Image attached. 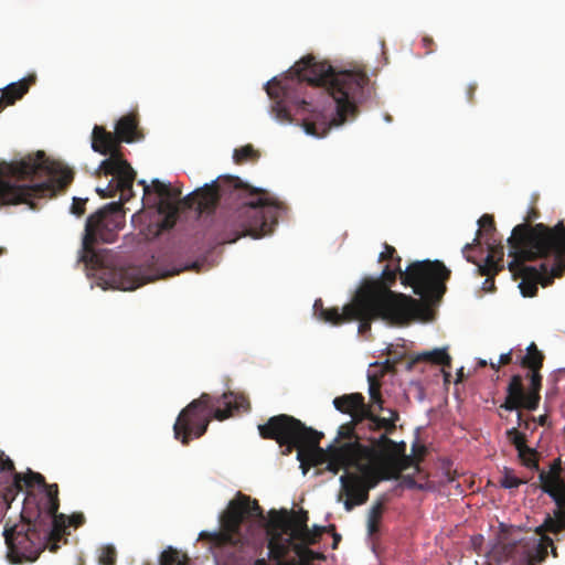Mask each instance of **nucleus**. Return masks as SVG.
I'll list each match as a JSON object with an SVG mask.
<instances>
[{
    "instance_id": "obj_46",
    "label": "nucleus",
    "mask_w": 565,
    "mask_h": 565,
    "mask_svg": "<svg viewBox=\"0 0 565 565\" xmlns=\"http://www.w3.org/2000/svg\"><path fill=\"white\" fill-rule=\"evenodd\" d=\"M422 45L424 49H426L425 54H430L434 52L435 42L433 38L426 35L422 39Z\"/></svg>"
},
{
    "instance_id": "obj_56",
    "label": "nucleus",
    "mask_w": 565,
    "mask_h": 565,
    "mask_svg": "<svg viewBox=\"0 0 565 565\" xmlns=\"http://www.w3.org/2000/svg\"><path fill=\"white\" fill-rule=\"evenodd\" d=\"M388 414H390V418L393 420V423L396 424V422L399 419V414L396 409H387Z\"/></svg>"
},
{
    "instance_id": "obj_13",
    "label": "nucleus",
    "mask_w": 565,
    "mask_h": 565,
    "mask_svg": "<svg viewBox=\"0 0 565 565\" xmlns=\"http://www.w3.org/2000/svg\"><path fill=\"white\" fill-rule=\"evenodd\" d=\"M250 518H262L263 510L256 500L241 492L228 502L226 510L220 515V531L214 533L202 532L201 537L209 535L217 545L243 544L242 525Z\"/></svg>"
},
{
    "instance_id": "obj_40",
    "label": "nucleus",
    "mask_w": 565,
    "mask_h": 565,
    "mask_svg": "<svg viewBox=\"0 0 565 565\" xmlns=\"http://www.w3.org/2000/svg\"><path fill=\"white\" fill-rule=\"evenodd\" d=\"M522 483H524V481L522 479L515 477L511 470H509L507 468L504 469L503 477L500 480V484L502 488L513 489V488H518Z\"/></svg>"
},
{
    "instance_id": "obj_21",
    "label": "nucleus",
    "mask_w": 565,
    "mask_h": 565,
    "mask_svg": "<svg viewBox=\"0 0 565 565\" xmlns=\"http://www.w3.org/2000/svg\"><path fill=\"white\" fill-rule=\"evenodd\" d=\"M477 265V273L480 276H486L482 282V290L484 292L495 291L494 276L503 270V246L490 247V252L487 255L483 264Z\"/></svg>"
},
{
    "instance_id": "obj_9",
    "label": "nucleus",
    "mask_w": 565,
    "mask_h": 565,
    "mask_svg": "<svg viewBox=\"0 0 565 565\" xmlns=\"http://www.w3.org/2000/svg\"><path fill=\"white\" fill-rule=\"evenodd\" d=\"M511 254L516 258L532 260L535 257H548L554 275L565 273V224L557 222L554 226L544 223L535 225L518 224L508 238Z\"/></svg>"
},
{
    "instance_id": "obj_50",
    "label": "nucleus",
    "mask_w": 565,
    "mask_h": 565,
    "mask_svg": "<svg viewBox=\"0 0 565 565\" xmlns=\"http://www.w3.org/2000/svg\"><path fill=\"white\" fill-rule=\"evenodd\" d=\"M476 90H477V84H476V83H470V84L467 86V88H466V95H467V99H468V102H470V103H472V102H473Z\"/></svg>"
},
{
    "instance_id": "obj_24",
    "label": "nucleus",
    "mask_w": 565,
    "mask_h": 565,
    "mask_svg": "<svg viewBox=\"0 0 565 565\" xmlns=\"http://www.w3.org/2000/svg\"><path fill=\"white\" fill-rule=\"evenodd\" d=\"M340 483L345 495L356 500L358 504H364L369 500L370 487L364 486L363 478L358 473H343Z\"/></svg>"
},
{
    "instance_id": "obj_16",
    "label": "nucleus",
    "mask_w": 565,
    "mask_h": 565,
    "mask_svg": "<svg viewBox=\"0 0 565 565\" xmlns=\"http://www.w3.org/2000/svg\"><path fill=\"white\" fill-rule=\"evenodd\" d=\"M92 149L103 156H108L99 164V171L105 175L121 174L124 182L131 179L132 167L124 158L120 142L115 132L107 131L103 126L96 125L92 132Z\"/></svg>"
},
{
    "instance_id": "obj_35",
    "label": "nucleus",
    "mask_w": 565,
    "mask_h": 565,
    "mask_svg": "<svg viewBox=\"0 0 565 565\" xmlns=\"http://www.w3.org/2000/svg\"><path fill=\"white\" fill-rule=\"evenodd\" d=\"M309 544L299 542L294 545L295 553L301 558V561L309 563L313 561H323L326 556L320 552H315L308 547Z\"/></svg>"
},
{
    "instance_id": "obj_26",
    "label": "nucleus",
    "mask_w": 565,
    "mask_h": 565,
    "mask_svg": "<svg viewBox=\"0 0 565 565\" xmlns=\"http://www.w3.org/2000/svg\"><path fill=\"white\" fill-rule=\"evenodd\" d=\"M114 179H111L108 185L105 189H97V193L102 198H113L119 191L121 192V199L128 201L131 195L132 184L136 179V172L132 169L131 179L129 182H124V177L121 174H111Z\"/></svg>"
},
{
    "instance_id": "obj_25",
    "label": "nucleus",
    "mask_w": 565,
    "mask_h": 565,
    "mask_svg": "<svg viewBox=\"0 0 565 565\" xmlns=\"http://www.w3.org/2000/svg\"><path fill=\"white\" fill-rule=\"evenodd\" d=\"M115 135L119 142H134L142 138L138 128V119L135 114L122 116L115 126Z\"/></svg>"
},
{
    "instance_id": "obj_22",
    "label": "nucleus",
    "mask_w": 565,
    "mask_h": 565,
    "mask_svg": "<svg viewBox=\"0 0 565 565\" xmlns=\"http://www.w3.org/2000/svg\"><path fill=\"white\" fill-rule=\"evenodd\" d=\"M507 438L518 450L522 463L529 469L539 470L537 451L526 445L525 434L512 427L507 430Z\"/></svg>"
},
{
    "instance_id": "obj_51",
    "label": "nucleus",
    "mask_w": 565,
    "mask_h": 565,
    "mask_svg": "<svg viewBox=\"0 0 565 565\" xmlns=\"http://www.w3.org/2000/svg\"><path fill=\"white\" fill-rule=\"evenodd\" d=\"M540 213L534 210V209H531L526 215V217L524 218V223L523 224H527V225H531L530 223L534 220H536L539 217Z\"/></svg>"
},
{
    "instance_id": "obj_33",
    "label": "nucleus",
    "mask_w": 565,
    "mask_h": 565,
    "mask_svg": "<svg viewBox=\"0 0 565 565\" xmlns=\"http://www.w3.org/2000/svg\"><path fill=\"white\" fill-rule=\"evenodd\" d=\"M365 420L367 422V427L372 431H377L381 429L385 430L384 435H388L394 433L396 429V424L393 423V420L388 417H381L375 415L371 407L369 408V416L365 417ZM388 438V436H386Z\"/></svg>"
},
{
    "instance_id": "obj_41",
    "label": "nucleus",
    "mask_w": 565,
    "mask_h": 565,
    "mask_svg": "<svg viewBox=\"0 0 565 565\" xmlns=\"http://www.w3.org/2000/svg\"><path fill=\"white\" fill-rule=\"evenodd\" d=\"M99 561L103 565H115L116 552L113 547H105L102 552Z\"/></svg>"
},
{
    "instance_id": "obj_29",
    "label": "nucleus",
    "mask_w": 565,
    "mask_h": 565,
    "mask_svg": "<svg viewBox=\"0 0 565 565\" xmlns=\"http://www.w3.org/2000/svg\"><path fill=\"white\" fill-rule=\"evenodd\" d=\"M478 224H479L480 228L477 232V237L473 239V243H467L462 248V253H463L466 259L473 264H476V259L469 254V250L472 249V246L475 244H479V239H480L481 235L489 234V233H492L495 231L494 218L490 214H483L479 218Z\"/></svg>"
},
{
    "instance_id": "obj_36",
    "label": "nucleus",
    "mask_w": 565,
    "mask_h": 565,
    "mask_svg": "<svg viewBox=\"0 0 565 565\" xmlns=\"http://www.w3.org/2000/svg\"><path fill=\"white\" fill-rule=\"evenodd\" d=\"M186 556L181 555L177 550L169 547L160 556V565H185Z\"/></svg>"
},
{
    "instance_id": "obj_30",
    "label": "nucleus",
    "mask_w": 565,
    "mask_h": 565,
    "mask_svg": "<svg viewBox=\"0 0 565 565\" xmlns=\"http://www.w3.org/2000/svg\"><path fill=\"white\" fill-rule=\"evenodd\" d=\"M429 362L435 365L451 366V358L447 353L446 349H434L433 351H425L416 354L412 363Z\"/></svg>"
},
{
    "instance_id": "obj_1",
    "label": "nucleus",
    "mask_w": 565,
    "mask_h": 565,
    "mask_svg": "<svg viewBox=\"0 0 565 565\" xmlns=\"http://www.w3.org/2000/svg\"><path fill=\"white\" fill-rule=\"evenodd\" d=\"M367 84L363 68L335 71L329 63L308 55L288 75L269 81L265 89L274 102L271 110L278 120L290 122L295 111L302 116L307 135L324 137L332 126H341L348 117L356 116V105Z\"/></svg>"
},
{
    "instance_id": "obj_58",
    "label": "nucleus",
    "mask_w": 565,
    "mask_h": 565,
    "mask_svg": "<svg viewBox=\"0 0 565 565\" xmlns=\"http://www.w3.org/2000/svg\"><path fill=\"white\" fill-rule=\"evenodd\" d=\"M254 565H268V563L266 562L265 558H257L255 562H254Z\"/></svg>"
},
{
    "instance_id": "obj_3",
    "label": "nucleus",
    "mask_w": 565,
    "mask_h": 565,
    "mask_svg": "<svg viewBox=\"0 0 565 565\" xmlns=\"http://www.w3.org/2000/svg\"><path fill=\"white\" fill-rule=\"evenodd\" d=\"M43 490L40 502L34 494H28L21 514L24 523L4 527L8 555L12 562H20L22 558L35 561L44 548L56 552L60 546L58 542L63 536V522L60 521L64 520V515H57L58 486L46 484Z\"/></svg>"
},
{
    "instance_id": "obj_12",
    "label": "nucleus",
    "mask_w": 565,
    "mask_h": 565,
    "mask_svg": "<svg viewBox=\"0 0 565 565\" xmlns=\"http://www.w3.org/2000/svg\"><path fill=\"white\" fill-rule=\"evenodd\" d=\"M399 271L391 265H386L379 278L365 279L356 292L375 299L376 301L403 311L415 318H422L435 303H426L422 298L415 299L402 292L391 290Z\"/></svg>"
},
{
    "instance_id": "obj_11",
    "label": "nucleus",
    "mask_w": 565,
    "mask_h": 565,
    "mask_svg": "<svg viewBox=\"0 0 565 565\" xmlns=\"http://www.w3.org/2000/svg\"><path fill=\"white\" fill-rule=\"evenodd\" d=\"M391 266L399 271L401 282L413 288L426 303H438L446 292V281L450 270L440 260L414 262L402 270V258L396 256L390 260Z\"/></svg>"
},
{
    "instance_id": "obj_59",
    "label": "nucleus",
    "mask_w": 565,
    "mask_h": 565,
    "mask_svg": "<svg viewBox=\"0 0 565 565\" xmlns=\"http://www.w3.org/2000/svg\"><path fill=\"white\" fill-rule=\"evenodd\" d=\"M551 547V553L554 557H557L558 556V553H557V548L554 546V543L552 542V546Z\"/></svg>"
},
{
    "instance_id": "obj_47",
    "label": "nucleus",
    "mask_w": 565,
    "mask_h": 565,
    "mask_svg": "<svg viewBox=\"0 0 565 565\" xmlns=\"http://www.w3.org/2000/svg\"><path fill=\"white\" fill-rule=\"evenodd\" d=\"M328 308H324L323 306V301L321 299H317L313 303V311H315V315L318 319L321 318L323 313V311H327Z\"/></svg>"
},
{
    "instance_id": "obj_7",
    "label": "nucleus",
    "mask_w": 565,
    "mask_h": 565,
    "mask_svg": "<svg viewBox=\"0 0 565 565\" xmlns=\"http://www.w3.org/2000/svg\"><path fill=\"white\" fill-rule=\"evenodd\" d=\"M370 445L360 443L339 449L334 455L338 461L331 468L337 475L341 469L351 468L360 472L365 487L370 490L375 488L382 480L397 479L402 468L397 462V457L404 454L405 443L396 444L386 435L379 438H369Z\"/></svg>"
},
{
    "instance_id": "obj_52",
    "label": "nucleus",
    "mask_w": 565,
    "mask_h": 565,
    "mask_svg": "<svg viewBox=\"0 0 565 565\" xmlns=\"http://www.w3.org/2000/svg\"><path fill=\"white\" fill-rule=\"evenodd\" d=\"M512 362V351H509L507 353H503L500 355L499 364L507 365Z\"/></svg>"
},
{
    "instance_id": "obj_19",
    "label": "nucleus",
    "mask_w": 565,
    "mask_h": 565,
    "mask_svg": "<svg viewBox=\"0 0 565 565\" xmlns=\"http://www.w3.org/2000/svg\"><path fill=\"white\" fill-rule=\"evenodd\" d=\"M561 460L557 459L551 465L548 472L542 470L539 473V479L543 492L547 493L556 504L552 515L563 531L565 529V481L561 477Z\"/></svg>"
},
{
    "instance_id": "obj_62",
    "label": "nucleus",
    "mask_w": 565,
    "mask_h": 565,
    "mask_svg": "<svg viewBox=\"0 0 565 565\" xmlns=\"http://www.w3.org/2000/svg\"><path fill=\"white\" fill-rule=\"evenodd\" d=\"M500 365H501V364H494V363H491V367H492V369H494V370H498Z\"/></svg>"
},
{
    "instance_id": "obj_39",
    "label": "nucleus",
    "mask_w": 565,
    "mask_h": 565,
    "mask_svg": "<svg viewBox=\"0 0 565 565\" xmlns=\"http://www.w3.org/2000/svg\"><path fill=\"white\" fill-rule=\"evenodd\" d=\"M369 393L371 402L383 411V399L381 395V383L372 375H369Z\"/></svg>"
},
{
    "instance_id": "obj_5",
    "label": "nucleus",
    "mask_w": 565,
    "mask_h": 565,
    "mask_svg": "<svg viewBox=\"0 0 565 565\" xmlns=\"http://www.w3.org/2000/svg\"><path fill=\"white\" fill-rule=\"evenodd\" d=\"M19 180L31 183L0 182V200L4 204H28L35 210L36 199H50L64 191L73 181L74 172L63 163L49 159L44 151L28 156L12 168Z\"/></svg>"
},
{
    "instance_id": "obj_37",
    "label": "nucleus",
    "mask_w": 565,
    "mask_h": 565,
    "mask_svg": "<svg viewBox=\"0 0 565 565\" xmlns=\"http://www.w3.org/2000/svg\"><path fill=\"white\" fill-rule=\"evenodd\" d=\"M258 152L252 145H245L238 149H235L233 154L234 161L238 164L247 161H255L258 159Z\"/></svg>"
},
{
    "instance_id": "obj_27",
    "label": "nucleus",
    "mask_w": 565,
    "mask_h": 565,
    "mask_svg": "<svg viewBox=\"0 0 565 565\" xmlns=\"http://www.w3.org/2000/svg\"><path fill=\"white\" fill-rule=\"evenodd\" d=\"M290 523V514L287 510H271L269 511V520L266 525L267 534L269 536H276V534L291 535Z\"/></svg>"
},
{
    "instance_id": "obj_14",
    "label": "nucleus",
    "mask_w": 565,
    "mask_h": 565,
    "mask_svg": "<svg viewBox=\"0 0 565 565\" xmlns=\"http://www.w3.org/2000/svg\"><path fill=\"white\" fill-rule=\"evenodd\" d=\"M349 310L351 312L350 321L358 320L360 322V333L370 332L373 320L381 319L390 324L405 326L416 319L360 292H356L351 302H349Z\"/></svg>"
},
{
    "instance_id": "obj_31",
    "label": "nucleus",
    "mask_w": 565,
    "mask_h": 565,
    "mask_svg": "<svg viewBox=\"0 0 565 565\" xmlns=\"http://www.w3.org/2000/svg\"><path fill=\"white\" fill-rule=\"evenodd\" d=\"M34 484L44 488L47 483L45 482V478L40 472H34L31 469H29L25 475L14 472L13 486L17 488V490L20 491L23 489V487L32 488Z\"/></svg>"
},
{
    "instance_id": "obj_45",
    "label": "nucleus",
    "mask_w": 565,
    "mask_h": 565,
    "mask_svg": "<svg viewBox=\"0 0 565 565\" xmlns=\"http://www.w3.org/2000/svg\"><path fill=\"white\" fill-rule=\"evenodd\" d=\"M0 460H1V463H0L1 470L10 471V472L14 471L13 461L8 457L4 458L3 452H0Z\"/></svg>"
},
{
    "instance_id": "obj_18",
    "label": "nucleus",
    "mask_w": 565,
    "mask_h": 565,
    "mask_svg": "<svg viewBox=\"0 0 565 565\" xmlns=\"http://www.w3.org/2000/svg\"><path fill=\"white\" fill-rule=\"evenodd\" d=\"M333 405L339 412L351 416L349 423L339 427L338 438L359 440L361 443L363 437L359 435L358 428L365 422L370 408V405L365 404L364 396L361 393L344 394L335 397Z\"/></svg>"
},
{
    "instance_id": "obj_34",
    "label": "nucleus",
    "mask_w": 565,
    "mask_h": 565,
    "mask_svg": "<svg viewBox=\"0 0 565 565\" xmlns=\"http://www.w3.org/2000/svg\"><path fill=\"white\" fill-rule=\"evenodd\" d=\"M324 315L321 316L319 320H322L327 323H330L332 326H340L344 322L350 321V310H349V303H347L342 311L340 312L338 308H328L327 311H323Z\"/></svg>"
},
{
    "instance_id": "obj_64",
    "label": "nucleus",
    "mask_w": 565,
    "mask_h": 565,
    "mask_svg": "<svg viewBox=\"0 0 565 565\" xmlns=\"http://www.w3.org/2000/svg\"><path fill=\"white\" fill-rule=\"evenodd\" d=\"M181 270H182V269L174 270V271L172 273V275H174V274H179Z\"/></svg>"
},
{
    "instance_id": "obj_55",
    "label": "nucleus",
    "mask_w": 565,
    "mask_h": 565,
    "mask_svg": "<svg viewBox=\"0 0 565 565\" xmlns=\"http://www.w3.org/2000/svg\"><path fill=\"white\" fill-rule=\"evenodd\" d=\"M413 451L415 452V456L423 457L425 455V447L424 446H413Z\"/></svg>"
},
{
    "instance_id": "obj_63",
    "label": "nucleus",
    "mask_w": 565,
    "mask_h": 565,
    "mask_svg": "<svg viewBox=\"0 0 565 565\" xmlns=\"http://www.w3.org/2000/svg\"><path fill=\"white\" fill-rule=\"evenodd\" d=\"M449 376H450V374H449V373H445V379H446V381L448 380V377H449Z\"/></svg>"
},
{
    "instance_id": "obj_43",
    "label": "nucleus",
    "mask_w": 565,
    "mask_h": 565,
    "mask_svg": "<svg viewBox=\"0 0 565 565\" xmlns=\"http://www.w3.org/2000/svg\"><path fill=\"white\" fill-rule=\"evenodd\" d=\"M396 249L393 246L385 243L384 250L379 256V262L392 260L396 256Z\"/></svg>"
},
{
    "instance_id": "obj_61",
    "label": "nucleus",
    "mask_w": 565,
    "mask_h": 565,
    "mask_svg": "<svg viewBox=\"0 0 565 565\" xmlns=\"http://www.w3.org/2000/svg\"><path fill=\"white\" fill-rule=\"evenodd\" d=\"M196 267V263H192L190 266H185L183 269H192Z\"/></svg>"
},
{
    "instance_id": "obj_57",
    "label": "nucleus",
    "mask_w": 565,
    "mask_h": 565,
    "mask_svg": "<svg viewBox=\"0 0 565 565\" xmlns=\"http://www.w3.org/2000/svg\"><path fill=\"white\" fill-rule=\"evenodd\" d=\"M332 537H333L332 548L335 550V548H338V545L341 541V535L339 533L334 532L332 534Z\"/></svg>"
},
{
    "instance_id": "obj_8",
    "label": "nucleus",
    "mask_w": 565,
    "mask_h": 565,
    "mask_svg": "<svg viewBox=\"0 0 565 565\" xmlns=\"http://www.w3.org/2000/svg\"><path fill=\"white\" fill-rule=\"evenodd\" d=\"M249 408V401L243 394L227 392L213 398L203 393L180 412L173 426L174 437L182 445H188L191 439L200 438L206 433L212 418L224 420L234 412H247Z\"/></svg>"
},
{
    "instance_id": "obj_60",
    "label": "nucleus",
    "mask_w": 565,
    "mask_h": 565,
    "mask_svg": "<svg viewBox=\"0 0 565 565\" xmlns=\"http://www.w3.org/2000/svg\"><path fill=\"white\" fill-rule=\"evenodd\" d=\"M327 527H328V529H327V531H326V532H331L332 534L335 532V526H334L333 524L328 525Z\"/></svg>"
},
{
    "instance_id": "obj_4",
    "label": "nucleus",
    "mask_w": 565,
    "mask_h": 565,
    "mask_svg": "<svg viewBox=\"0 0 565 565\" xmlns=\"http://www.w3.org/2000/svg\"><path fill=\"white\" fill-rule=\"evenodd\" d=\"M125 224L121 202H111L90 214L85 223L78 262L92 270L109 271L105 282L120 290H134L143 285L136 268L113 267L108 249H98V244H110L116 241L118 232Z\"/></svg>"
},
{
    "instance_id": "obj_42",
    "label": "nucleus",
    "mask_w": 565,
    "mask_h": 565,
    "mask_svg": "<svg viewBox=\"0 0 565 565\" xmlns=\"http://www.w3.org/2000/svg\"><path fill=\"white\" fill-rule=\"evenodd\" d=\"M521 408L516 409L518 411V426L520 428H523L524 430H531V431H534L535 430V426L533 425L534 422L532 420V417H529V418H524L523 417V414L520 412Z\"/></svg>"
},
{
    "instance_id": "obj_38",
    "label": "nucleus",
    "mask_w": 565,
    "mask_h": 565,
    "mask_svg": "<svg viewBox=\"0 0 565 565\" xmlns=\"http://www.w3.org/2000/svg\"><path fill=\"white\" fill-rule=\"evenodd\" d=\"M546 532L552 534H558L562 532V529L552 514H547L544 519V522L535 529V534L540 537L546 536Z\"/></svg>"
},
{
    "instance_id": "obj_23",
    "label": "nucleus",
    "mask_w": 565,
    "mask_h": 565,
    "mask_svg": "<svg viewBox=\"0 0 565 565\" xmlns=\"http://www.w3.org/2000/svg\"><path fill=\"white\" fill-rule=\"evenodd\" d=\"M36 82L35 74H29L24 78L11 83L1 89L0 113L7 107L14 105L29 92L30 87Z\"/></svg>"
},
{
    "instance_id": "obj_6",
    "label": "nucleus",
    "mask_w": 565,
    "mask_h": 565,
    "mask_svg": "<svg viewBox=\"0 0 565 565\" xmlns=\"http://www.w3.org/2000/svg\"><path fill=\"white\" fill-rule=\"evenodd\" d=\"M258 431L262 438L271 439L285 447L284 455H290L296 448L297 459L306 473L310 466L327 463L326 469L333 473V466L338 463L334 460L335 452L347 446L359 445V440L334 439V443L322 449L319 444L323 434L307 427L301 420L280 414L270 417L265 424L258 425Z\"/></svg>"
},
{
    "instance_id": "obj_2",
    "label": "nucleus",
    "mask_w": 565,
    "mask_h": 565,
    "mask_svg": "<svg viewBox=\"0 0 565 565\" xmlns=\"http://www.w3.org/2000/svg\"><path fill=\"white\" fill-rule=\"evenodd\" d=\"M145 194L154 192L159 200L157 212L162 217L160 231L174 226L180 210H195L200 216L212 215L218 204H224L217 227L224 243H235L243 236L260 238L274 231L281 212L282 202L266 190L245 184L238 177L222 175L196 189L183 199L181 190L158 179L151 184L140 181Z\"/></svg>"
},
{
    "instance_id": "obj_48",
    "label": "nucleus",
    "mask_w": 565,
    "mask_h": 565,
    "mask_svg": "<svg viewBox=\"0 0 565 565\" xmlns=\"http://www.w3.org/2000/svg\"><path fill=\"white\" fill-rule=\"evenodd\" d=\"M402 483L409 489H422V486H419L411 476L403 477Z\"/></svg>"
},
{
    "instance_id": "obj_28",
    "label": "nucleus",
    "mask_w": 565,
    "mask_h": 565,
    "mask_svg": "<svg viewBox=\"0 0 565 565\" xmlns=\"http://www.w3.org/2000/svg\"><path fill=\"white\" fill-rule=\"evenodd\" d=\"M295 541L296 539H294L292 535H289L288 537H285L280 534H276V536H269V558L278 561V565L284 563L282 559L287 556L289 550H294V545L297 544Z\"/></svg>"
},
{
    "instance_id": "obj_49",
    "label": "nucleus",
    "mask_w": 565,
    "mask_h": 565,
    "mask_svg": "<svg viewBox=\"0 0 565 565\" xmlns=\"http://www.w3.org/2000/svg\"><path fill=\"white\" fill-rule=\"evenodd\" d=\"M84 522H85V518L82 513L73 514L70 518V524L74 525L75 527L83 525Z\"/></svg>"
},
{
    "instance_id": "obj_44",
    "label": "nucleus",
    "mask_w": 565,
    "mask_h": 565,
    "mask_svg": "<svg viewBox=\"0 0 565 565\" xmlns=\"http://www.w3.org/2000/svg\"><path fill=\"white\" fill-rule=\"evenodd\" d=\"M85 204L86 200L74 198L72 204V213L77 216L83 215L85 212Z\"/></svg>"
},
{
    "instance_id": "obj_20",
    "label": "nucleus",
    "mask_w": 565,
    "mask_h": 565,
    "mask_svg": "<svg viewBox=\"0 0 565 565\" xmlns=\"http://www.w3.org/2000/svg\"><path fill=\"white\" fill-rule=\"evenodd\" d=\"M308 520V511L303 509H300L297 512H291V535L294 539H296L297 542L305 544H317L328 527H324L323 525H313L312 529H309Z\"/></svg>"
},
{
    "instance_id": "obj_17",
    "label": "nucleus",
    "mask_w": 565,
    "mask_h": 565,
    "mask_svg": "<svg viewBox=\"0 0 565 565\" xmlns=\"http://www.w3.org/2000/svg\"><path fill=\"white\" fill-rule=\"evenodd\" d=\"M511 249V247L509 246ZM509 256L513 260L509 264L511 271H519L522 277L519 288L523 297H534L537 294V284L547 287L553 284L555 278H561L563 275H554L553 265L548 257H535L532 260L516 258V255L509 252Z\"/></svg>"
},
{
    "instance_id": "obj_53",
    "label": "nucleus",
    "mask_w": 565,
    "mask_h": 565,
    "mask_svg": "<svg viewBox=\"0 0 565 565\" xmlns=\"http://www.w3.org/2000/svg\"><path fill=\"white\" fill-rule=\"evenodd\" d=\"M532 420L540 426H547L548 425V416L546 414L541 415L539 417H532Z\"/></svg>"
},
{
    "instance_id": "obj_15",
    "label": "nucleus",
    "mask_w": 565,
    "mask_h": 565,
    "mask_svg": "<svg viewBox=\"0 0 565 565\" xmlns=\"http://www.w3.org/2000/svg\"><path fill=\"white\" fill-rule=\"evenodd\" d=\"M552 546L550 536L522 539L519 542L494 546L491 557L499 564L513 561L518 565H541Z\"/></svg>"
},
{
    "instance_id": "obj_32",
    "label": "nucleus",
    "mask_w": 565,
    "mask_h": 565,
    "mask_svg": "<svg viewBox=\"0 0 565 565\" xmlns=\"http://www.w3.org/2000/svg\"><path fill=\"white\" fill-rule=\"evenodd\" d=\"M384 501L385 499L376 501L369 510L366 525L367 534L371 537L375 536L380 532V525L384 513Z\"/></svg>"
},
{
    "instance_id": "obj_10",
    "label": "nucleus",
    "mask_w": 565,
    "mask_h": 565,
    "mask_svg": "<svg viewBox=\"0 0 565 565\" xmlns=\"http://www.w3.org/2000/svg\"><path fill=\"white\" fill-rule=\"evenodd\" d=\"M545 355L539 350L537 345L532 342L526 348V354L520 358L519 364L527 370L525 376L514 374L511 376L504 402L500 405V409L512 412L519 408L526 411H536L541 402V390L543 385V376L541 370L543 367Z\"/></svg>"
},
{
    "instance_id": "obj_54",
    "label": "nucleus",
    "mask_w": 565,
    "mask_h": 565,
    "mask_svg": "<svg viewBox=\"0 0 565 565\" xmlns=\"http://www.w3.org/2000/svg\"><path fill=\"white\" fill-rule=\"evenodd\" d=\"M355 505H359L356 503V500L353 498L347 497V500L344 501V508L347 511H351Z\"/></svg>"
}]
</instances>
